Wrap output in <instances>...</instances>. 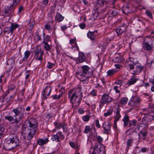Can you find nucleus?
<instances>
[{"label": "nucleus", "mask_w": 154, "mask_h": 154, "mask_svg": "<svg viewBox=\"0 0 154 154\" xmlns=\"http://www.w3.org/2000/svg\"><path fill=\"white\" fill-rule=\"evenodd\" d=\"M38 123L34 118H30L25 121L22 127V134L25 140V143L28 146L31 143V139L37 130Z\"/></svg>", "instance_id": "obj_1"}, {"label": "nucleus", "mask_w": 154, "mask_h": 154, "mask_svg": "<svg viewBox=\"0 0 154 154\" xmlns=\"http://www.w3.org/2000/svg\"><path fill=\"white\" fill-rule=\"evenodd\" d=\"M68 96L72 106L77 107L79 105L82 97L81 87L79 86L76 88L69 90Z\"/></svg>", "instance_id": "obj_2"}, {"label": "nucleus", "mask_w": 154, "mask_h": 154, "mask_svg": "<svg viewBox=\"0 0 154 154\" xmlns=\"http://www.w3.org/2000/svg\"><path fill=\"white\" fill-rule=\"evenodd\" d=\"M125 66L128 69L133 70L132 73L134 75L139 74L144 69V66L140 63L136 58L129 57L127 59Z\"/></svg>", "instance_id": "obj_3"}, {"label": "nucleus", "mask_w": 154, "mask_h": 154, "mask_svg": "<svg viewBox=\"0 0 154 154\" xmlns=\"http://www.w3.org/2000/svg\"><path fill=\"white\" fill-rule=\"evenodd\" d=\"M25 111L24 108L21 107H18L12 110V111L14 114V119L13 117L10 116H5V119L9 122L13 121L12 124H18L21 119L24 118Z\"/></svg>", "instance_id": "obj_4"}, {"label": "nucleus", "mask_w": 154, "mask_h": 154, "mask_svg": "<svg viewBox=\"0 0 154 154\" xmlns=\"http://www.w3.org/2000/svg\"><path fill=\"white\" fill-rule=\"evenodd\" d=\"M90 68L87 65L81 66L80 68L77 70L76 74L78 78L81 81L86 80L88 78L92 75V72H90Z\"/></svg>", "instance_id": "obj_5"}, {"label": "nucleus", "mask_w": 154, "mask_h": 154, "mask_svg": "<svg viewBox=\"0 0 154 154\" xmlns=\"http://www.w3.org/2000/svg\"><path fill=\"white\" fill-rule=\"evenodd\" d=\"M20 141L16 136L14 135L7 139L4 145V148L6 150H11L19 145Z\"/></svg>", "instance_id": "obj_6"}, {"label": "nucleus", "mask_w": 154, "mask_h": 154, "mask_svg": "<svg viewBox=\"0 0 154 154\" xmlns=\"http://www.w3.org/2000/svg\"><path fill=\"white\" fill-rule=\"evenodd\" d=\"M148 113H144V115L141 121V123L138 126V129L140 127L144 128L148 125L149 123L154 119V110H151Z\"/></svg>", "instance_id": "obj_7"}, {"label": "nucleus", "mask_w": 154, "mask_h": 154, "mask_svg": "<svg viewBox=\"0 0 154 154\" xmlns=\"http://www.w3.org/2000/svg\"><path fill=\"white\" fill-rule=\"evenodd\" d=\"M114 99L109 96L108 94H104L102 95L100 100L99 107L102 108L105 104L106 105L109 104L113 101Z\"/></svg>", "instance_id": "obj_8"}, {"label": "nucleus", "mask_w": 154, "mask_h": 154, "mask_svg": "<svg viewBox=\"0 0 154 154\" xmlns=\"http://www.w3.org/2000/svg\"><path fill=\"white\" fill-rule=\"evenodd\" d=\"M130 117L128 116L126 113L125 114V116L122 119V121L124 123V127H127L128 125V127L131 128H133L136 126L137 124V121L135 119L130 120L129 118Z\"/></svg>", "instance_id": "obj_9"}, {"label": "nucleus", "mask_w": 154, "mask_h": 154, "mask_svg": "<svg viewBox=\"0 0 154 154\" xmlns=\"http://www.w3.org/2000/svg\"><path fill=\"white\" fill-rule=\"evenodd\" d=\"M94 152H93V154H99L101 152H102L103 154H106L105 146L101 144H95L94 146Z\"/></svg>", "instance_id": "obj_10"}, {"label": "nucleus", "mask_w": 154, "mask_h": 154, "mask_svg": "<svg viewBox=\"0 0 154 154\" xmlns=\"http://www.w3.org/2000/svg\"><path fill=\"white\" fill-rule=\"evenodd\" d=\"M43 51L41 50V47L37 46L35 51L34 57L37 60H43L42 56L44 54Z\"/></svg>", "instance_id": "obj_11"}, {"label": "nucleus", "mask_w": 154, "mask_h": 154, "mask_svg": "<svg viewBox=\"0 0 154 154\" xmlns=\"http://www.w3.org/2000/svg\"><path fill=\"white\" fill-rule=\"evenodd\" d=\"M20 25L16 23H11L10 27H7L4 28V32L8 34L11 33L12 35L14 31L17 28H19Z\"/></svg>", "instance_id": "obj_12"}, {"label": "nucleus", "mask_w": 154, "mask_h": 154, "mask_svg": "<svg viewBox=\"0 0 154 154\" xmlns=\"http://www.w3.org/2000/svg\"><path fill=\"white\" fill-rule=\"evenodd\" d=\"M129 103L132 106H138L141 101L140 98L137 96H133L131 98Z\"/></svg>", "instance_id": "obj_13"}, {"label": "nucleus", "mask_w": 154, "mask_h": 154, "mask_svg": "<svg viewBox=\"0 0 154 154\" xmlns=\"http://www.w3.org/2000/svg\"><path fill=\"white\" fill-rule=\"evenodd\" d=\"M64 138V135L62 134L61 132L60 131L57 133L55 135H53L51 137V139L53 141L59 142L60 138L63 140Z\"/></svg>", "instance_id": "obj_14"}, {"label": "nucleus", "mask_w": 154, "mask_h": 154, "mask_svg": "<svg viewBox=\"0 0 154 154\" xmlns=\"http://www.w3.org/2000/svg\"><path fill=\"white\" fill-rule=\"evenodd\" d=\"M104 131L103 132L104 134H109L110 133L111 131V125L108 122H104L103 125Z\"/></svg>", "instance_id": "obj_15"}, {"label": "nucleus", "mask_w": 154, "mask_h": 154, "mask_svg": "<svg viewBox=\"0 0 154 154\" xmlns=\"http://www.w3.org/2000/svg\"><path fill=\"white\" fill-rule=\"evenodd\" d=\"M51 91V88L49 86H47L44 91L42 92V94L45 99H47L50 95Z\"/></svg>", "instance_id": "obj_16"}, {"label": "nucleus", "mask_w": 154, "mask_h": 154, "mask_svg": "<svg viewBox=\"0 0 154 154\" xmlns=\"http://www.w3.org/2000/svg\"><path fill=\"white\" fill-rule=\"evenodd\" d=\"M54 124L56 128L59 130L61 128H62L63 129V132H64L65 129L67 128V124L64 122H55Z\"/></svg>", "instance_id": "obj_17"}, {"label": "nucleus", "mask_w": 154, "mask_h": 154, "mask_svg": "<svg viewBox=\"0 0 154 154\" xmlns=\"http://www.w3.org/2000/svg\"><path fill=\"white\" fill-rule=\"evenodd\" d=\"M127 26L123 23L116 29V31L118 35L123 33L126 30Z\"/></svg>", "instance_id": "obj_18"}, {"label": "nucleus", "mask_w": 154, "mask_h": 154, "mask_svg": "<svg viewBox=\"0 0 154 154\" xmlns=\"http://www.w3.org/2000/svg\"><path fill=\"white\" fill-rule=\"evenodd\" d=\"M15 8L13 7L11 5L10 6H6L5 8L4 13L5 14H10L12 13L14 11Z\"/></svg>", "instance_id": "obj_19"}, {"label": "nucleus", "mask_w": 154, "mask_h": 154, "mask_svg": "<svg viewBox=\"0 0 154 154\" xmlns=\"http://www.w3.org/2000/svg\"><path fill=\"white\" fill-rule=\"evenodd\" d=\"M70 43L72 45V47H70L72 48H75L74 50H78L79 48L77 45L76 42V39L75 38L71 39L69 41Z\"/></svg>", "instance_id": "obj_20"}, {"label": "nucleus", "mask_w": 154, "mask_h": 154, "mask_svg": "<svg viewBox=\"0 0 154 154\" xmlns=\"http://www.w3.org/2000/svg\"><path fill=\"white\" fill-rule=\"evenodd\" d=\"M49 141V140L47 138L44 139L39 138L37 141V144L41 146H43L47 144Z\"/></svg>", "instance_id": "obj_21"}, {"label": "nucleus", "mask_w": 154, "mask_h": 154, "mask_svg": "<svg viewBox=\"0 0 154 154\" xmlns=\"http://www.w3.org/2000/svg\"><path fill=\"white\" fill-rule=\"evenodd\" d=\"M15 60V57L13 56L6 61V64L12 68L14 65Z\"/></svg>", "instance_id": "obj_22"}, {"label": "nucleus", "mask_w": 154, "mask_h": 154, "mask_svg": "<svg viewBox=\"0 0 154 154\" xmlns=\"http://www.w3.org/2000/svg\"><path fill=\"white\" fill-rule=\"evenodd\" d=\"M30 53L29 51H25L24 53V56L23 57V59L20 61V62H21L20 63H21L23 62L26 61L28 59L30 56Z\"/></svg>", "instance_id": "obj_23"}, {"label": "nucleus", "mask_w": 154, "mask_h": 154, "mask_svg": "<svg viewBox=\"0 0 154 154\" xmlns=\"http://www.w3.org/2000/svg\"><path fill=\"white\" fill-rule=\"evenodd\" d=\"M79 55L78 59L79 63H82L85 61V58L84 54L82 52H79Z\"/></svg>", "instance_id": "obj_24"}, {"label": "nucleus", "mask_w": 154, "mask_h": 154, "mask_svg": "<svg viewBox=\"0 0 154 154\" xmlns=\"http://www.w3.org/2000/svg\"><path fill=\"white\" fill-rule=\"evenodd\" d=\"M60 91H62L61 93L58 95L55 94L51 96V97H52L53 99L58 100L60 99L63 96L64 90L63 89H62V88H61Z\"/></svg>", "instance_id": "obj_25"}, {"label": "nucleus", "mask_w": 154, "mask_h": 154, "mask_svg": "<svg viewBox=\"0 0 154 154\" xmlns=\"http://www.w3.org/2000/svg\"><path fill=\"white\" fill-rule=\"evenodd\" d=\"M153 44V42H152L151 45H150L148 42H146L145 43H144V46H143L144 48L145 49L147 50L148 51H149L151 50L152 48V45Z\"/></svg>", "instance_id": "obj_26"}, {"label": "nucleus", "mask_w": 154, "mask_h": 154, "mask_svg": "<svg viewBox=\"0 0 154 154\" xmlns=\"http://www.w3.org/2000/svg\"><path fill=\"white\" fill-rule=\"evenodd\" d=\"M118 71L116 69H112L109 70L107 71V76H112Z\"/></svg>", "instance_id": "obj_27"}, {"label": "nucleus", "mask_w": 154, "mask_h": 154, "mask_svg": "<svg viewBox=\"0 0 154 154\" xmlns=\"http://www.w3.org/2000/svg\"><path fill=\"white\" fill-rule=\"evenodd\" d=\"M94 32H90L89 31L87 35L88 38H89L92 40H94L95 36V35L94 34Z\"/></svg>", "instance_id": "obj_28"}, {"label": "nucleus", "mask_w": 154, "mask_h": 154, "mask_svg": "<svg viewBox=\"0 0 154 154\" xmlns=\"http://www.w3.org/2000/svg\"><path fill=\"white\" fill-rule=\"evenodd\" d=\"M64 18V17L59 13L57 14L55 17V19L59 22L62 21Z\"/></svg>", "instance_id": "obj_29"}, {"label": "nucleus", "mask_w": 154, "mask_h": 154, "mask_svg": "<svg viewBox=\"0 0 154 154\" xmlns=\"http://www.w3.org/2000/svg\"><path fill=\"white\" fill-rule=\"evenodd\" d=\"M107 2L104 0H98L97 2V6H102L104 5H106Z\"/></svg>", "instance_id": "obj_30"}, {"label": "nucleus", "mask_w": 154, "mask_h": 154, "mask_svg": "<svg viewBox=\"0 0 154 154\" xmlns=\"http://www.w3.org/2000/svg\"><path fill=\"white\" fill-rule=\"evenodd\" d=\"M70 146L73 148L75 149L77 151L79 150V147L78 145L75 143L72 142H70L69 143Z\"/></svg>", "instance_id": "obj_31"}, {"label": "nucleus", "mask_w": 154, "mask_h": 154, "mask_svg": "<svg viewBox=\"0 0 154 154\" xmlns=\"http://www.w3.org/2000/svg\"><path fill=\"white\" fill-rule=\"evenodd\" d=\"M137 81V79L135 78H131L127 82V84L129 86L134 84Z\"/></svg>", "instance_id": "obj_32"}, {"label": "nucleus", "mask_w": 154, "mask_h": 154, "mask_svg": "<svg viewBox=\"0 0 154 154\" xmlns=\"http://www.w3.org/2000/svg\"><path fill=\"white\" fill-rule=\"evenodd\" d=\"M133 139L132 138L129 139L127 140V147L126 149H129V147L131 146L133 143Z\"/></svg>", "instance_id": "obj_33"}, {"label": "nucleus", "mask_w": 154, "mask_h": 154, "mask_svg": "<svg viewBox=\"0 0 154 154\" xmlns=\"http://www.w3.org/2000/svg\"><path fill=\"white\" fill-rule=\"evenodd\" d=\"M92 130V128L90 126L87 125L85 127V129L83 131V132L85 134H87L88 133L91 132Z\"/></svg>", "instance_id": "obj_34"}, {"label": "nucleus", "mask_w": 154, "mask_h": 154, "mask_svg": "<svg viewBox=\"0 0 154 154\" xmlns=\"http://www.w3.org/2000/svg\"><path fill=\"white\" fill-rule=\"evenodd\" d=\"M140 128V129H138V126L137 127V128L140 131L139 134H141L142 135V136L143 137V139H145V137L146 136L147 133L146 132L144 131L143 132L142 130V128H140Z\"/></svg>", "instance_id": "obj_35"}, {"label": "nucleus", "mask_w": 154, "mask_h": 154, "mask_svg": "<svg viewBox=\"0 0 154 154\" xmlns=\"http://www.w3.org/2000/svg\"><path fill=\"white\" fill-rule=\"evenodd\" d=\"M121 117V116L120 114L119 111L118 109H117L116 111V116L115 118V121H118Z\"/></svg>", "instance_id": "obj_36"}, {"label": "nucleus", "mask_w": 154, "mask_h": 154, "mask_svg": "<svg viewBox=\"0 0 154 154\" xmlns=\"http://www.w3.org/2000/svg\"><path fill=\"white\" fill-rule=\"evenodd\" d=\"M113 113V110L112 109H109L106 112H105L104 114V116L105 117H106L108 116L112 115Z\"/></svg>", "instance_id": "obj_37"}, {"label": "nucleus", "mask_w": 154, "mask_h": 154, "mask_svg": "<svg viewBox=\"0 0 154 154\" xmlns=\"http://www.w3.org/2000/svg\"><path fill=\"white\" fill-rule=\"evenodd\" d=\"M128 100L127 98L123 97L121 99L120 103L122 105H125L127 103Z\"/></svg>", "instance_id": "obj_38"}, {"label": "nucleus", "mask_w": 154, "mask_h": 154, "mask_svg": "<svg viewBox=\"0 0 154 154\" xmlns=\"http://www.w3.org/2000/svg\"><path fill=\"white\" fill-rule=\"evenodd\" d=\"M129 7L128 5H126L124 6L122 8V12L125 14H126V12L128 13L129 12Z\"/></svg>", "instance_id": "obj_39"}, {"label": "nucleus", "mask_w": 154, "mask_h": 154, "mask_svg": "<svg viewBox=\"0 0 154 154\" xmlns=\"http://www.w3.org/2000/svg\"><path fill=\"white\" fill-rule=\"evenodd\" d=\"M117 12L116 10H113L109 13V16L110 17H115L117 15Z\"/></svg>", "instance_id": "obj_40"}, {"label": "nucleus", "mask_w": 154, "mask_h": 154, "mask_svg": "<svg viewBox=\"0 0 154 154\" xmlns=\"http://www.w3.org/2000/svg\"><path fill=\"white\" fill-rule=\"evenodd\" d=\"M48 65L47 67L48 68L51 69L52 68L53 66H55V64L54 63H51L50 62H48L47 63Z\"/></svg>", "instance_id": "obj_41"}, {"label": "nucleus", "mask_w": 154, "mask_h": 154, "mask_svg": "<svg viewBox=\"0 0 154 154\" xmlns=\"http://www.w3.org/2000/svg\"><path fill=\"white\" fill-rule=\"evenodd\" d=\"M20 0H13V3L11 5L15 8L16 5L19 2Z\"/></svg>", "instance_id": "obj_42"}, {"label": "nucleus", "mask_w": 154, "mask_h": 154, "mask_svg": "<svg viewBox=\"0 0 154 154\" xmlns=\"http://www.w3.org/2000/svg\"><path fill=\"white\" fill-rule=\"evenodd\" d=\"M83 120L84 121H88L90 117L88 115H86L83 116L82 117Z\"/></svg>", "instance_id": "obj_43"}, {"label": "nucleus", "mask_w": 154, "mask_h": 154, "mask_svg": "<svg viewBox=\"0 0 154 154\" xmlns=\"http://www.w3.org/2000/svg\"><path fill=\"white\" fill-rule=\"evenodd\" d=\"M48 2V0H44L42 3V6L44 7H46L47 6Z\"/></svg>", "instance_id": "obj_44"}, {"label": "nucleus", "mask_w": 154, "mask_h": 154, "mask_svg": "<svg viewBox=\"0 0 154 154\" xmlns=\"http://www.w3.org/2000/svg\"><path fill=\"white\" fill-rule=\"evenodd\" d=\"M146 14L149 16L150 18H152V14L151 12L149 10H146L145 12Z\"/></svg>", "instance_id": "obj_45"}, {"label": "nucleus", "mask_w": 154, "mask_h": 154, "mask_svg": "<svg viewBox=\"0 0 154 154\" xmlns=\"http://www.w3.org/2000/svg\"><path fill=\"white\" fill-rule=\"evenodd\" d=\"M96 138L97 139V141L99 142V144H100V143L102 142L103 140V138L99 136H97Z\"/></svg>", "instance_id": "obj_46"}, {"label": "nucleus", "mask_w": 154, "mask_h": 154, "mask_svg": "<svg viewBox=\"0 0 154 154\" xmlns=\"http://www.w3.org/2000/svg\"><path fill=\"white\" fill-rule=\"evenodd\" d=\"M15 87V85L13 84H10L8 86V89L11 91L14 89Z\"/></svg>", "instance_id": "obj_47"}, {"label": "nucleus", "mask_w": 154, "mask_h": 154, "mask_svg": "<svg viewBox=\"0 0 154 154\" xmlns=\"http://www.w3.org/2000/svg\"><path fill=\"white\" fill-rule=\"evenodd\" d=\"M44 48L45 50L49 51L51 49V47L48 43H45L44 45Z\"/></svg>", "instance_id": "obj_48"}, {"label": "nucleus", "mask_w": 154, "mask_h": 154, "mask_svg": "<svg viewBox=\"0 0 154 154\" xmlns=\"http://www.w3.org/2000/svg\"><path fill=\"white\" fill-rule=\"evenodd\" d=\"M115 62L119 63L121 62V59L120 57H117L114 59Z\"/></svg>", "instance_id": "obj_49"}, {"label": "nucleus", "mask_w": 154, "mask_h": 154, "mask_svg": "<svg viewBox=\"0 0 154 154\" xmlns=\"http://www.w3.org/2000/svg\"><path fill=\"white\" fill-rule=\"evenodd\" d=\"M90 94L93 96H96L97 95L96 91L95 89H93L91 92Z\"/></svg>", "instance_id": "obj_50"}, {"label": "nucleus", "mask_w": 154, "mask_h": 154, "mask_svg": "<svg viewBox=\"0 0 154 154\" xmlns=\"http://www.w3.org/2000/svg\"><path fill=\"white\" fill-rule=\"evenodd\" d=\"M45 28L48 30L50 31L51 29V28L50 25L46 24L45 26Z\"/></svg>", "instance_id": "obj_51"}, {"label": "nucleus", "mask_w": 154, "mask_h": 154, "mask_svg": "<svg viewBox=\"0 0 154 154\" xmlns=\"http://www.w3.org/2000/svg\"><path fill=\"white\" fill-rule=\"evenodd\" d=\"M149 150V149L147 147H143L142 148H141V150L139 151V152H140V151H141L143 152H145L147 151H148Z\"/></svg>", "instance_id": "obj_52"}, {"label": "nucleus", "mask_w": 154, "mask_h": 154, "mask_svg": "<svg viewBox=\"0 0 154 154\" xmlns=\"http://www.w3.org/2000/svg\"><path fill=\"white\" fill-rule=\"evenodd\" d=\"M4 130V128L1 125H0V138L3 134Z\"/></svg>", "instance_id": "obj_53"}, {"label": "nucleus", "mask_w": 154, "mask_h": 154, "mask_svg": "<svg viewBox=\"0 0 154 154\" xmlns=\"http://www.w3.org/2000/svg\"><path fill=\"white\" fill-rule=\"evenodd\" d=\"M116 83L117 85H119L120 86L122 85L123 81L122 80H119L116 82Z\"/></svg>", "instance_id": "obj_54"}, {"label": "nucleus", "mask_w": 154, "mask_h": 154, "mask_svg": "<svg viewBox=\"0 0 154 154\" xmlns=\"http://www.w3.org/2000/svg\"><path fill=\"white\" fill-rule=\"evenodd\" d=\"M24 10L23 7V6H20L19 7L18 11V14H19L21 12V11Z\"/></svg>", "instance_id": "obj_55"}, {"label": "nucleus", "mask_w": 154, "mask_h": 154, "mask_svg": "<svg viewBox=\"0 0 154 154\" xmlns=\"http://www.w3.org/2000/svg\"><path fill=\"white\" fill-rule=\"evenodd\" d=\"M96 125L97 127V128H100V125L99 124V120H97L95 121Z\"/></svg>", "instance_id": "obj_56"}, {"label": "nucleus", "mask_w": 154, "mask_h": 154, "mask_svg": "<svg viewBox=\"0 0 154 154\" xmlns=\"http://www.w3.org/2000/svg\"><path fill=\"white\" fill-rule=\"evenodd\" d=\"M78 112L79 114H82L85 111L82 108H80L78 109Z\"/></svg>", "instance_id": "obj_57"}, {"label": "nucleus", "mask_w": 154, "mask_h": 154, "mask_svg": "<svg viewBox=\"0 0 154 154\" xmlns=\"http://www.w3.org/2000/svg\"><path fill=\"white\" fill-rule=\"evenodd\" d=\"M52 117L51 115L49 114H47L45 115V117L47 119L49 120Z\"/></svg>", "instance_id": "obj_58"}, {"label": "nucleus", "mask_w": 154, "mask_h": 154, "mask_svg": "<svg viewBox=\"0 0 154 154\" xmlns=\"http://www.w3.org/2000/svg\"><path fill=\"white\" fill-rule=\"evenodd\" d=\"M25 91V88H23L22 89V90H21V92L20 93V94L21 97H23L24 92Z\"/></svg>", "instance_id": "obj_59"}, {"label": "nucleus", "mask_w": 154, "mask_h": 154, "mask_svg": "<svg viewBox=\"0 0 154 154\" xmlns=\"http://www.w3.org/2000/svg\"><path fill=\"white\" fill-rule=\"evenodd\" d=\"M118 86H114L113 87V89L115 90L116 93H119L120 91L117 89Z\"/></svg>", "instance_id": "obj_60"}, {"label": "nucleus", "mask_w": 154, "mask_h": 154, "mask_svg": "<svg viewBox=\"0 0 154 154\" xmlns=\"http://www.w3.org/2000/svg\"><path fill=\"white\" fill-rule=\"evenodd\" d=\"M79 26L80 28L82 29H84L85 27V25L84 23H81L79 25Z\"/></svg>", "instance_id": "obj_61"}, {"label": "nucleus", "mask_w": 154, "mask_h": 154, "mask_svg": "<svg viewBox=\"0 0 154 154\" xmlns=\"http://www.w3.org/2000/svg\"><path fill=\"white\" fill-rule=\"evenodd\" d=\"M44 39L46 41H49L50 40V37L48 35H47L45 36V38H44Z\"/></svg>", "instance_id": "obj_62"}, {"label": "nucleus", "mask_w": 154, "mask_h": 154, "mask_svg": "<svg viewBox=\"0 0 154 154\" xmlns=\"http://www.w3.org/2000/svg\"><path fill=\"white\" fill-rule=\"evenodd\" d=\"M35 37L37 38V41H40L41 40V37L40 36L38 35H36L35 36Z\"/></svg>", "instance_id": "obj_63"}, {"label": "nucleus", "mask_w": 154, "mask_h": 154, "mask_svg": "<svg viewBox=\"0 0 154 154\" xmlns=\"http://www.w3.org/2000/svg\"><path fill=\"white\" fill-rule=\"evenodd\" d=\"M150 82L152 84H154V75L153 79H150L149 80Z\"/></svg>", "instance_id": "obj_64"}]
</instances>
